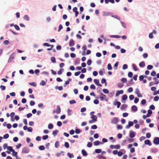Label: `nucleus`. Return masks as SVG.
<instances>
[{
    "label": "nucleus",
    "instance_id": "nucleus-8",
    "mask_svg": "<svg viewBox=\"0 0 159 159\" xmlns=\"http://www.w3.org/2000/svg\"><path fill=\"white\" fill-rule=\"evenodd\" d=\"M128 97L126 94L123 95L121 98L122 102L125 103V100L127 99Z\"/></svg>",
    "mask_w": 159,
    "mask_h": 159
},
{
    "label": "nucleus",
    "instance_id": "nucleus-34",
    "mask_svg": "<svg viewBox=\"0 0 159 159\" xmlns=\"http://www.w3.org/2000/svg\"><path fill=\"white\" fill-rule=\"evenodd\" d=\"M80 61V58H77L75 61V63L76 64H79Z\"/></svg>",
    "mask_w": 159,
    "mask_h": 159
},
{
    "label": "nucleus",
    "instance_id": "nucleus-45",
    "mask_svg": "<svg viewBox=\"0 0 159 159\" xmlns=\"http://www.w3.org/2000/svg\"><path fill=\"white\" fill-rule=\"evenodd\" d=\"M153 68V66L152 65H149L147 66V69L148 70H151Z\"/></svg>",
    "mask_w": 159,
    "mask_h": 159
},
{
    "label": "nucleus",
    "instance_id": "nucleus-56",
    "mask_svg": "<svg viewBox=\"0 0 159 159\" xmlns=\"http://www.w3.org/2000/svg\"><path fill=\"white\" fill-rule=\"evenodd\" d=\"M59 142L58 141H57L55 143V147L56 148H58L59 147Z\"/></svg>",
    "mask_w": 159,
    "mask_h": 159
},
{
    "label": "nucleus",
    "instance_id": "nucleus-4",
    "mask_svg": "<svg viewBox=\"0 0 159 159\" xmlns=\"http://www.w3.org/2000/svg\"><path fill=\"white\" fill-rule=\"evenodd\" d=\"M136 134V132L132 130L129 131V137L130 138H134Z\"/></svg>",
    "mask_w": 159,
    "mask_h": 159
},
{
    "label": "nucleus",
    "instance_id": "nucleus-11",
    "mask_svg": "<svg viewBox=\"0 0 159 159\" xmlns=\"http://www.w3.org/2000/svg\"><path fill=\"white\" fill-rule=\"evenodd\" d=\"M91 118L93 121V122H95L97 121V117L96 115H92Z\"/></svg>",
    "mask_w": 159,
    "mask_h": 159
},
{
    "label": "nucleus",
    "instance_id": "nucleus-7",
    "mask_svg": "<svg viewBox=\"0 0 159 159\" xmlns=\"http://www.w3.org/2000/svg\"><path fill=\"white\" fill-rule=\"evenodd\" d=\"M106 97V96L103 93H101L99 95V98L102 101H103Z\"/></svg>",
    "mask_w": 159,
    "mask_h": 159
},
{
    "label": "nucleus",
    "instance_id": "nucleus-60",
    "mask_svg": "<svg viewBox=\"0 0 159 159\" xmlns=\"http://www.w3.org/2000/svg\"><path fill=\"white\" fill-rule=\"evenodd\" d=\"M48 137V136L47 135H45L42 137V139L44 140L47 139Z\"/></svg>",
    "mask_w": 159,
    "mask_h": 159
},
{
    "label": "nucleus",
    "instance_id": "nucleus-18",
    "mask_svg": "<svg viewBox=\"0 0 159 159\" xmlns=\"http://www.w3.org/2000/svg\"><path fill=\"white\" fill-rule=\"evenodd\" d=\"M131 109L134 112L138 110L137 107L135 105L132 106L131 107Z\"/></svg>",
    "mask_w": 159,
    "mask_h": 159
},
{
    "label": "nucleus",
    "instance_id": "nucleus-6",
    "mask_svg": "<svg viewBox=\"0 0 159 159\" xmlns=\"http://www.w3.org/2000/svg\"><path fill=\"white\" fill-rule=\"evenodd\" d=\"M14 52H13L10 55V57H9V58L8 59V63H10L13 60L14 58Z\"/></svg>",
    "mask_w": 159,
    "mask_h": 159
},
{
    "label": "nucleus",
    "instance_id": "nucleus-23",
    "mask_svg": "<svg viewBox=\"0 0 159 159\" xmlns=\"http://www.w3.org/2000/svg\"><path fill=\"white\" fill-rule=\"evenodd\" d=\"M121 37V36L119 35H110V37L111 38H119Z\"/></svg>",
    "mask_w": 159,
    "mask_h": 159
},
{
    "label": "nucleus",
    "instance_id": "nucleus-22",
    "mask_svg": "<svg viewBox=\"0 0 159 159\" xmlns=\"http://www.w3.org/2000/svg\"><path fill=\"white\" fill-rule=\"evenodd\" d=\"M153 80H155V82H155V84H157L159 83V81H158V80L157 79V78L156 77H154L153 78Z\"/></svg>",
    "mask_w": 159,
    "mask_h": 159
},
{
    "label": "nucleus",
    "instance_id": "nucleus-38",
    "mask_svg": "<svg viewBox=\"0 0 159 159\" xmlns=\"http://www.w3.org/2000/svg\"><path fill=\"white\" fill-rule=\"evenodd\" d=\"M107 68L108 70H112V68L111 64H108L107 65Z\"/></svg>",
    "mask_w": 159,
    "mask_h": 159
},
{
    "label": "nucleus",
    "instance_id": "nucleus-40",
    "mask_svg": "<svg viewBox=\"0 0 159 159\" xmlns=\"http://www.w3.org/2000/svg\"><path fill=\"white\" fill-rule=\"evenodd\" d=\"M124 84L122 83H119L117 84V87L121 88L123 87Z\"/></svg>",
    "mask_w": 159,
    "mask_h": 159
},
{
    "label": "nucleus",
    "instance_id": "nucleus-41",
    "mask_svg": "<svg viewBox=\"0 0 159 159\" xmlns=\"http://www.w3.org/2000/svg\"><path fill=\"white\" fill-rule=\"evenodd\" d=\"M51 60L52 63H55L56 62V59L55 57H52L51 58Z\"/></svg>",
    "mask_w": 159,
    "mask_h": 159
},
{
    "label": "nucleus",
    "instance_id": "nucleus-29",
    "mask_svg": "<svg viewBox=\"0 0 159 159\" xmlns=\"http://www.w3.org/2000/svg\"><path fill=\"white\" fill-rule=\"evenodd\" d=\"M59 131L58 130H56L54 131H53L52 134L54 136H56L57 135V133Z\"/></svg>",
    "mask_w": 159,
    "mask_h": 159
},
{
    "label": "nucleus",
    "instance_id": "nucleus-10",
    "mask_svg": "<svg viewBox=\"0 0 159 159\" xmlns=\"http://www.w3.org/2000/svg\"><path fill=\"white\" fill-rule=\"evenodd\" d=\"M114 105H117V107L118 108H119L121 105V103L119 101H115L113 103Z\"/></svg>",
    "mask_w": 159,
    "mask_h": 159
},
{
    "label": "nucleus",
    "instance_id": "nucleus-55",
    "mask_svg": "<svg viewBox=\"0 0 159 159\" xmlns=\"http://www.w3.org/2000/svg\"><path fill=\"white\" fill-rule=\"evenodd\" d=\"M93 81L94 83L97 85L99 83V80L98 79H94Z\"/></svg>",
    "mask_w": 159,
    "mask_h": 159
},
{
    "label": "nucleus",
    "instance_id": "nucleus-54",
    "mask_svg": "<svg viewBox=\"0 0 159 159\" xmlns=\"http://www.w3.org/2000/svg\"><path fill=\"white\" fill-rule=\"evenodd\" d=\"M72 111V110L71 109H68L67 110V113L68 115L69 116H70L72 115V113H70Z\"/></svg>",
    "mask_w": 159,
    "mask_h": 159
},
{
    "label": "nucleus",
    "instance_id": "nucleus-64",
    "mask_svg": "<svg viewBox=\"0 0 159 159\" xmlns=\"http://www.w3.org/2000/svg\"><path fill=\"white\" fill-rule=\"evenodd\" d=\"M93 103L95 104H98L99 103V100L97 99H95L94 100Z\"/></svg>",
    "mask_w": 159,
    "mask_h": 159
},
{
    "label": "nucleus",
    "instance_id": "nucleus-2",
    "mask_svg": "<svg viewBox=\"0 0 159 159\" xmlns=\"http://www.w3.org/2000/svg\"><path fill=\"white\" fill-rule=\"evenodd\" d=\"M119 122V119L116 117H113L111 120V123L116 124Z\"/></svg>",
    "mask_w": 159,
    "mask_h": 159
},
{
    "label": "nucleus",
    "instance_id": "nucleus-39",
    "mask_svg": "<svg viewBox=\"0 0 159 159\" xmlns=\"http://www.w3.org/2000/svg\"><path fill=\"white\" fill-rule=\"evenodd\" d=\"M102 91L104 93L106 94H107L109 93V91L107 89H103L102 90Z\"/></svg>",
    "mask_w": 159,
    "mask_h": 159
},
{
    "label": "nucleus",
    "instance_id": "nucleus-12",
    "mask_svg": "<svg viewBox=\"0 0 159 159\" xmlns=\"http://www.w3.org/2000/svg\"><path fill=\"white\" fill-rule=\"evenodd\" d=\"M103 143L101 142H100L98 140H97L93 143V144L95 146H98L100 144H103Z\"/></svg>",
    "mask_w": 159,
    "mask_h": 159
},
{
    "label": "nucleus",
    "instance_id": "nucleus-1",
    "mask_svg": "<svg viewBox=\"0 0 159 159\" xmlns=\"http://www.w3.org/2000/svg\"><path fill=\"white\" fill-rule=\"evenodd\" d=\"M30 152V149L27 147H25L21 151L22 153H28Z\"/></svg>",
    "mask_w": 159,
    "mask_h": 159
},
{
    "label": "nucleus",
    "instance_id": "nucleus-50",
    "mask_svg": "<svg viewBox=\"0 0 159 159\" xmlns=\"http://www.w3.org/2000/svg\"><path fill=\"white\" fill-rule=\"evenodd\" d=\"M9 137V135L8 134H6L3 135V139H7Z\"/></svg>",
    "mask_w": 159,
    "mask_h": 159
},
{
    "label": "nucleus",
    "instance_id": "nucleus-21",
    "mask_svg": "<svg viewBox=\"0 0 159 159\" xmlns=\"http://www.w3.org/2000/svg\"><path fill=\"white\" fill-rule=\"evenodd\" d=\"M127 107V105L125 104H122L120 107V109L121 110H123L124 109L126 108Z\"/></svg>",
    "mask_w": 159,
    "mask_h": 159
},
{
    "label": "nucleus",
    "instance_id": "nucleus-44",
    "mask_svg": "<svg viewBox=\"0 0 159 159\" xmlns=\"http://www.w3.org/2000/svg\"><path fill=\"white\" fill-rule=\"evenodd\" d=\"M111 16V17H114L115 18H116V19H118V20H120V17L119 16H117V15H112Z\"/></svg>",
    "mask_w": 159,
    "mask_h": 159
},
{
    "label": "nucleus",
    "instance_id": "nucleus-13",
    "mask_svg": "<svg viewBox=\"0 0 159 159\" xmlns=\"http://www.w3.org/2000/svg\"><path fill=\"white\" fill-rule=\"evenodd\" d=\"M123 92L124 91L122 90L117 91L116 94V96L118 97L119 94H123Z\"/></svg>",
    "mask_w": 159,
    "mask_h": 159
},
{
    "label": "nucleus",
    "instance_id": "nucleus-43",
    "mask_svg": "<svg viewBox=\"0 0 159 159\" xmlns=\"http://www.w3.org/2000/svg\"><path fill=\"white\" fill-rule=\"evenodd\" d=\"M48 127L49 129H52L53 128V125L52 124L50 123L48 125Z\"/></svg>",
    "mask_w": 159,
    "mask_h": 159
},
{
    "label": "nucleus",
    "instance_id": "nucleus-47",
    "mask_svg": "<svg viewBox=\"0 0 159 159\" xmlns=\"http://www.w3.org/2000/svg\"><path fill=\"white\" fill-rule=\"evenodd\" d=\"M98 157L99 158V159H106V158L105 157H104L102 155H98Z\"/></svg>",
    "mask_w": 159,
    "mask_h": 159
},
{
    "label": "nucleus",
    "instance_id": "nucleus-35",
    "mask_svg": "<svg viewBox=\"0 0 159 159\" xmlns=\"http://www.w3.org/2000/svg\"><path fill=\"white\" fill-rule=\"evenodd\" d=\"M102 152V150L100 149H96L95 150V152L96 153H99Z\"/></svg>",
    "mask_w": 159,
    "mask_h": 159
},
{
    "label": "nucleus",
    "instance_id": "nucleus-17",
    "mask_svg": "<svg viewBox=\"0 0 159 159\" xmlns=\"http://www.w3.org/2000/svg\"><path fill=\"white\" fill-rule=\"evenodd\" d=\"M133 79H131L130 80L128 81V84H127V86H130L131 85L134 84V82H133Z\"/></svg>",
    "mask_w": 159,
    "mask_h": 159
},
{
    "label": "nucleus",
    "instance_id": "nucleus-58",
    "mask_svg": "<svg viewBox=\"0 0 159 159\" xmlns=\"http://www.w3.org/2000/svg\"><path fill=\"white\" fill-rule=\"evenodd\" d=\"M7 149L8 150H9L10 152H11L12 151V150H14L12 148V147L11 146H8L7 148Z\"/></svg>",
    "mask_w": 159,
    "mask_h": 159
},
{
    "label": "nucleus",
    "instance_id": "nucleus-16",
    "mask_svg": "<svg viewBox=\"0 0 159 159\" xmlns=\"http://www.w3.org/2000/svg\"><path fill=\"white\" fill-rule=\"evenodd\" d=\"M75 132L76 134H79L82 132V130L79 129H78L76 127Z\"/></svg>",
    "mask_w": 159,
    "mask_h": 159
},
{
    "label": "nucleus",
    "instance_id": "nucleus-53",
    "mask_svg": "<svg viewBox=\"0 0 159 159\" xmlns=\"http://www.w3.org/2000/svg\"><path fill=\"white\" fill-rule=\"evenodd\" d=\"M159 99V97L158 96H155L154 98V100L155 101H157Z\"/></svg>",
    "mask_w": 159,
    "mask_h": 159
},
{
    "label": "nucleus",
    "instance_id": "nucleus-32",
    "mask_svg": "<svg viewBox=\"0 0 159 159\" xmlns=\"http://www.w3.org/2000/svg\"><path fill=\"white\" fill-rule=\"evenodd\" d=\"M111 14V13L108 12H103V15L104 16H109Z\"/></svg>",
    "mask_w": 159,
    "mask_h": 159
},
{
    "label": "nucleus",
    "instance_id": "nucleus-3",
    "mask_svg": "<svg viewBox=\"0 0 159 159\" xmlns=\"http://www.w3.org/2000/svg\"><path fill=\"white\" fill-rule=\"evenodd\" d=\"M61 111V109L60 108V107L59 105H58L57 106V109L56 110H53V113H56L57 114H59Z\"/></svg>",
    "mask_w": 159,
    "mask_h": 159
},
{
    "label": "nucleus",
    "instance_id": "nucleus-51",
    "mask_svg": "<svg viewBox=\"0 0 159 159\" xmlns=\"http://www.w3.org/2000/svg\"><path fill=\"white\" fill-rule=\"evenodd\" d=\"M122 26L124 28H126V24L123 22L122 21H120V22Z\"/></svg>",
    "mask_w": 159,
    "mask_h": 159
},
{
    "label": "nucleus",
    "instance_id": "nucleus-14",
    "mask_svg": "<svg viewBox=\"0 0 159 159\" xmlns=\"http://www.w3.org/2000/svg\"><path fill=\"white\" fill-rule=\"evenodd\" d=\"M144 143L146 145H148L149 146L152 145V143L150 141L149 139H147L144 141Z\"/></svg>",
    "mask_w": 159,
    "mask_h": 159
},
{
    "label": "nucleus",
    "instance_id": "nucleus-15",
    "mask_svg": "<svg viewBox=\"0 0 159 159\" xmlns=\"http://www.w3.org/2000/svg\"><path fill=\"white\" fill-rule=\"evenodd\" d=\"M75 44V43L74 42V40L73 39H71L69 43V46L70 47H72L74 46Z\"/></svg>",
    "mask_w": 159,
    "mask_h": 159
},
{
    "label": "nucleus",
    "instance_id": "nucleus-49",
    "mask_svg": "<svg viewBox=\"0 0 159 159\" xmlns=\"http://www.w3.org/2000/svg\"><path fill=\"white\" fill-rule=\"evenodd\" d=\"M45 84H46V82L43 80H42L40 83V85L41 86L45 85Z\"/></svg>",
    "mask_w": 159,
    "mask_h": 159
},
{
    "label": "nucleus",
    "instance_id": "nucleus-61",
    "mask_svg": "<svg viewBox=\"0 0 159 159\" xmlns=\"http://www.w3.org/2000/svg\"><path fill=\"white\" fill-rule=\"evenodd\" d=\"M128 68V66L126 64H124L123 65V67H122V69L123 70H125L126 69Z\"/></svg>",
    "mask_w": 159,
    "mask_h": 159
},
{
    "label": "nucleus",
    "instance_id": "nucleus-19",
    "mask_svg": "<svg viewBox=\"0 0 159 159\" xmlns=\"http://www.w3.org/2000/svg\"><path fill=\"white\" fill-rule=\"evenodd\" d=\"M139 66L141 67H143L145 66V62L144 61L141 62L139 63Z\"/></svg>",
    "mask_w": 159,
    "mask_h": 159
},
{
    "label": "nucleus",
    "instance_id": "nucleus-57",
    "mask_svg": "<svg viewBox=\"0 0 159 159\" xmlns=\"http://www.w3.org/2000/svg\"><path fill=\"white\" fill-rule=\"evenodd\" d=\"M80 14H81L84 10V8L83 7L81 6L80 8Z\"/></svg>",
    "mask_w": 159,
    "mask_h": 159
},
{
    "label": "nucleus",
    "instance_id": "nucleus-36",
    "mask_svg": "<svg viewBox=\"0 0 159 159\" xmlns=\"http://www.w3.org/2000/svg\"><path fill=\"white\" fill-rule=\"evenodd\" d=\"M101 89H102L101 88L98 87L97 88V93H98V94H100V93H102L101 92Z\"/></svg>",
    "mask_w": 159,
    "mask_h": 159
},
{
    "label": "nucleus",
    "instance_id": "nucleus-5",
    "mask_svg": "<svg viewBox=\"0 0 159 159\" xmlns=\"http://www.w3.org/2000/svg\"><path fill=\"white\" fill-rule=\"evenodd\" d=\"M153 143L156 145L159 144V137H155L153 141Z\"/></svg>",
    "mask_w": 159,
    "mask_h": 159
},
{
    "label": "nucleus",
    "instance_id": "nucleus-33",
    "mask_svg": "<svg viewBox=\"0 0 159 159\" xmlns=\"http://www.w3.org/2000/svg\"><path fill=\"white\" fill-rule=\"evenodd\" d=\"M12 150V151H11V152L13 153V155L15 156V157H16V156L17 155V152H15L14 149Z\"/></svg>",
    "mask_w": 159,
    "mask_h": 159
},
{
    "label": "nucleus",
    "instance_id": "nucleus-59",
    "mask_svg": "<svg viewBox=\"0 0 159 159\" xmlns=\"http://www.w3.org/2000/svg\"><path fill=\"white\" fill-rule=\"evenodd\" d=\"M129 99L130 100H133L134 98V96L133 95H130L129 97Z\"/></svg>",
    "mask_w": 159,
    "mask_h": 159
},
{
    "label": "nucleus",
    "instance_id": "nucleus-9",
    "mask_svg": "<svg viewBox=\"0 0 159 159\" xmlns=\"http://www.w3.org/2000/svg\"><path fill=\"white\" fill-rule=\"evenodd\" d=\"M81 153L83 156L84 157H86L88 155L87 152L84 149L82 150Z\"/></svg>",
    "mask_w": 159,
    "mask_h": 159
},
{
    "label": "nucleus",
    "instance_id": "nucleus-30",
    "mask_svg": "<svg viewBox=\"0 0 159 159\" xmlns=\"http://www.w3.org/2000/svg\"><path fill=\"white\" fill-rule=\"evenodd\" d=\"M119 64V62L118 61H117L114 64L113 67L116 70L117 69V66H118Z\"/></svg>",
    "mask_w": 159,
    "mask_h": 159
},
{
    "label": "nucleus",
    "instance_id": "nucleus-25",
    "mask_svg": "<svg viewBox=\"0 0 159 159\" xmlns=\"http://www.w3.org/2000/svg\"><path fill=\"white\" fill-rule=\"evenodd\" d=\"M67 155L69 157L70 159L73 158L74 157L73 154L70 153V152L67 153Z\"/></svg>",
    "mask_w": 159,
    "mask_h": 159
},
{
    "label": "nucleus",
    "instance_id": "nucleus-42",
    "mask_svg": "<svg viewBox=\"0 0 159 159\" xmlns=\"http://www.w3.org/2000/svg\"><path fill=\"white\" fill-rule=\"evenodd\" d=\"M64 70L63 69H61L59 70L58 71L57 74L58 75H61L62 74V71Z\"/></svg>",
    "mask_w": 159,
    "mask_h": 159
},
{
    "label": "nucleus",
    "instance_id": "nucleus-63",
    "mask_svg": "<svg viewBox=\"0 0 159 159\" xmlns=\"http://www.w3.org/2000/svg\"><path fill=\"white\" fill-rule=\"evenodd\" d=\"M139 99L138 98L136 97L135 98L134 100V102L135 103H137L139 101Z\"/></svg>",
    "mask_w": 159,
    "mask_h": 159
},
{
    "label": "nucleus",
    "instance_id": "nucleus-46",
    "mask_svg": "<svg viewBox=\"0 0 159 159\" xmlns=\"http://www.w3.org/2000/svg\"><path fill=\"white\" fill-rule=\"evenodd\" d=\"M151 75L153 76H155L156 75V73L155 71H153L151 73Z\"/></svg>",
    "mask_w": 159,
    "mask_h": 159
},
{
    "label": "nucleus",
    "instance_id": "nucleus-26",
    "mask_svg": "<svg viewBox=\"0 0 159 159\" xmlns=\"http://www.w3.org/2000/svg\"><path fill=\"white\" fill-rule=\"evenodd\" d=\"M101 82L102 84L105 83V86H106L107 85V83H106V79L105 78H103L102 79L101 81Z\"/></svg>",
    "mask_w": 159,
    "mask_h": 159
},
{
    "label": "nucleus",
    "instance_id": "nucleus-52",
    "mask_svg": "<svg viewBox=\"0 0 159 159\" xmlns=\"http://www.w3.org/2000/svg\"><path fill=\"white\" fill-rule=\"evenodd\" d=\"M29 84L34 87H36V84L34 82L29 83Z\"/></svg>",
    "mask_w": 159,
    "mask_h": 159
},
{
    "label": "nucleus",
    "instance_id": "nucleus-48",
    "mask_svg": "<svg viewBox=\"0 0 159 159\" xmlns=\"http://www.w3.org/2000/svg\"><path fill=\"white\" fill-rule=\"evenodd\" d=\"M64 146L66 148H68L69 147V144L68 143L65 142L64 144Z\"/></svg>",
    "mask_w": 159,
    "mask_h": 159
},
{
    "label": "nucleus",
    "instance_id": "nucleus-62",
    "mask_svg": "<svg viewBox=\"0 0 159 159\" xmlns=\"http://www.w3.org/2000/svg\"><path fill=\"white\" fill-rule=\"evenodd\" d=\"M146 100L145 99H143L142 100V101H141V103L143 105H144L146 104Z\"/></svg>",
    "mask_w": 159,
    "mask_h": 159
},
{
    "label": "nucleus",
    "instance_id": "nucleus-37",
    "mask_svg": "<svg viewBox=\"0 0 159 159\" xmlns=\"http://www.w3.org/2000/svg\"><path fill=\"white\" fill-rule=\"evenodd\" d=\"M120 80L123 83H126L127 81V80L125 78H123L121 79Z\"/></svg>",
    "mask_w": 159,
    "mask_h": 159
},
{
    "label": "nucleus",
    "instance_id": "nucleus-24",
    "mask_svg": "<svg viewBox=\"0 0 159 159\" xmlns=\"http://www.w3.org/2000/svg\"><path fill=\"white\" fill-rule=\"evenodd\" d=\"M24 19L26 21H29L30 20V18L27 15H25L24 16Z\"/></svg>",
    "mask_w": 159,
    "mask_h": 159
},
{
    "label": "nucleus",
    "instance_id": "nucleus-20",
    "mask_svg": "<svg viewBox=\"0 0 159 159\" xmlns=\"http://www.w3.org/2000/svg\"><path fill=\"white\" fill-rule=\"evenodd\" d=\"M152 113V111L150 109H149L148 111V113L147 114L148 117H149L151 115Z\"/></svg>",
    "mask_w": 159,
    "mask_h": 159
},
{
    "label": "nucleus",
    "instance_id": "nucleus-28",
    "mask_svg": "<svg viewBox=\"0 0 159 159\" xmlns=\"http://www.w3.org/2000/svg\"><path fill=\"white\" fill-rule=\"evenodd\" d=\"M132 66L134 71H136L138 70V69L137 68V67L135 64H133L132 65Z\"/></svg>",
    "mask_w": 159,
    "mask_h": 159
},
{
    "label": "nucleus",
    "instance_id": "nucleus-31",
    "mask_svg": "<svg viewBox=\"0 0 159 159\" xmlns=\"http://www.w3.org/2000/svg\"><path fill=\"white\" fill-rule=\"evenodd\" d=\"M39 149L40 150L43 151L45 149V148L43 145H41L39 147Z\"/></svg>",
    "mask_w": 159,
    "mask_h": 159
},
{
    "label": "nucleus",
    "instance_id": "nucleus-27",
    "mask_svg": "<svg viewBox=\"0 0 159 159\" xmlns=\"http://www.w3.org/2000/svg\"><path fill=\"white\" fill-rule=\"evenodd\" d=\"M151 151L153 153H156L158 152L157 149L156 148H151Z\"/></svg>",
    "mask_w": 159,
    "mask_h": 159
}]
</instances>
